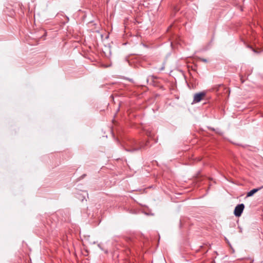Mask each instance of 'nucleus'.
I'll list each match as a JSON object with an SVG mask.
<instances>
[{"instance_id":"obj_1","label":"nucleus","mask_w":263,"mask_h":263,"mask_svg":"<svg viewBox=\"0 0 263 263\" xmlns=\"http://www.w3.org/2000/svg\"><path fill=\"white\" fill-rule=\"evenodd\" d=\"M206 95L205 91H202L195 93L194 96L193 103H198L200 102Z\"/></svg>"},{"instance_id":"obj_2","label":"nucleus","mask_w":263,"mask_h":263,"mask_svg":"<svg viewBox=\"0 0 263 263\" xmlns=\"http://www.w3.org/2000/svg\"><path fill=\"white\" fill-rule=\"evenodd\" d=\"M244 208H245V205L242 203L237 205L235 207V210H234V215L237 217L240 216L243 211Z\"/></svg>"},{"instance_id":"obj_3","label":"nucleus","mask_w":263,"mask_h":263,"mask_svg":"<svg viewBox=\"0 0 263 263\" xmlns=\"http://www.w3.org/2000/svg\"><path fill=\"white\" fill-rule=\"evenodd\" d=\"M262 187H259L257 189H254L249 192L247 193V197H250L253 196L255 193H256L257 191H258L259 190H260Z\"/></svg>"},{"instance_id":"obj_4","label":"nucleus","mask_w":263,"mask_h":263,"mask_svg":"<svg viewBox=\"0 0 263 263\" xmlns=\"http://www.w3.org/2000/svg\"><path fill=\"white\" fill-rule=\"evenodd\" d=\"M137 149H137V148H134V149H132V150H130V151H136V150H137Z\"/></svg>"}]
</instances>
